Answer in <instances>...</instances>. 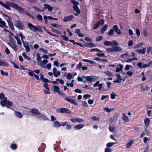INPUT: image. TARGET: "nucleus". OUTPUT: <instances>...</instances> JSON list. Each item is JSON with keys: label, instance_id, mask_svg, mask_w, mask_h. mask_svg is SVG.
<instances>
[{"label": "nucleus", "instance_id": "55", "mask_svg": "<svg viewBox=\"0 0 152 152\" xmlns=\"http://www.w3.org/2000/svg\"><path fill=\"white\" fill-rule=\"evenodd\" d=\"M74 17L72 15H69L67 16V21L71 20Z\"/></svg>", "mask_w": 152, "mask_h": 152}, {"label": "nucleus", "instance_id": "41", "mask_svg": "<svg viewBox=\"0 0 152 152\" xmlns=\"http://www.w3.org/2000/svg\"><path fill=\"white\" fill-rule=\"evenodd\" d=\"M108 26L107 25H105L101 29V31L102 33H104L107 30Z\"/></svg>", "mask_w": 152, "mask_h": 152}, {"label": "nucleus", "instance_id": "58", "mask_svg": "<svg viewBox=\"0 0 152 152\" xmlns=\"http://www.w3.org/2000/svg\"><path fill=\"white\" fill-rule=\"evenodd\" d=\"M102 52H100L101 53H97L96 55L97 56L99 57H104L105 56V55Z\"/></svg>", "mask_w": 152, "mask_h": 152}, {"label": "nucleus", "instance_id": "56", "mask_svg": "<svg viewBox=\"0 0 152 152\" xmlns=\"http://www.w3.org/2000/svg\"><path fill=\"white\" fill-rule=\"evenodd\" d=\"M1 74L3 75L7 76L8 75V73L7 72H5L2 70H0Z\"/></svg>", "mask_w": 152, "mask_h": 152}, {"label": "nucleus", "instance_id": "23", "mask_svg": "<svg viewBox=\"0 0 152 152\" xmlns=\"http://www.w3.org/2000/svg\"><path fill=\"white\" fill-rule=\"evenodd\" d=\"M135 51L139 54H144L146 51V48H144L142 49H136Z\"/></svg>", "mask_w": 152, "mask_h": 152}, {"label": "nucleus", "instance_id": "2", "mask_svg": "<svg viewBox=\"0 0 152 152\" xmlns=\"http://www.w3.org/2000/svg\"><path fill=\"white\" fill-rule=\"evenodd\" d=\"M27 26L31 30L34 31H37L39 32H43L42 27L39 26H34L30 23H28L27 24Z\"/></svg>", "mask_w": 152, "mask_h": 152}, {"label": "nucleus", "instance_id": "31", "mask_svg": "<svg viewBox=\"0 0 152 152\" xmlns=\"http://www.w3.org/2000/svg\"><path fill=\"white\" fill-rule=\"evenodd\" d=\"M150 120L148 118H146L144 120V122L145 125L146 127H148L150 124Z\"/></svg>", "mask_w": 152, "mask_h": 152}, {"label": "nucleus", "instance_id": "49", "mask_svg": "<svg viewBox=\"0 0 152 152\" xmlns=\"http://www.w3.org/2000/svg\"><path fill=\"white\" fill-rule=\"evenodd\" d=\"M141 88L142 91H144L148 90V87L146 86H142L141 87Z\"/></svg>", "mask_w": 152, "mask_h": 152}, {"label": "nucleus", "instance_id": "6", "mask_svg": "<svg viewBox=\"0 0 152 152\" xmlns=\"http://www.w3.org/2000/svg\"><path fill=\"white\" fill-rule=\"evenodd\" d=\"M15 25L20 30H23L25 27L23 23L19 20H16L14 23Z\"/></svg>", "mask_w": 152, "mask_h": 152}, {"label": "nucleus", "instance_id": "63", "mask_svg": "<svg viewBox=\"0 0 152 152\" xmlns=\"http://www.w3.org/2000/svg\"><path fill=\"white\" fill-rule=\"evenodd\" d=\"M114 31L113 29H111L110 31L108 33V35H111L113 34Z\"/></svg>", "mask_w": 152, "mask_h": 152}, {"label": "nucleus", "instance_id": "48", "mask_svg": "<svg viewBox=\"0 0 152 152\" xmlns=\"http://www.w3.org/2000/svg\"><path fill=\"white\" fill-rule=\"evenodd\" d=\"M115 142H110L107 143L106 145L107 147L108 148H110L112 147L113 145L115 144Z\"/></svg>", "mask_w": 152, "mask_h": 152}, {"label": "nucleus", "instance_id": "3", "mask_svg": "<svg viewBox=\"0 0 152 152\" xmlns=\"http://www.w3.org/2000/svg\"><path fill=\"white\" fill-rule=\"evenodd\" d=\"M106 51L108 53H113L115 51H120L122 50V48L118 46L112 47L111 48H107L106 49Z\"/></svg>", "mask_w": 152, "mask_h": 152}, {"label": "nucleus", "instance_id": "38", "mask_svg": "<svg viewBox=\"0 0 152 152\" xmlns=\"http://www.w3.org/2000/svg\"><path fill=\"white\" fill-rule=\"evenodd\" d=\"M104 110H105L107 113H109L112 111H114V108L110 109L108 107H106L104 108Z\"/></svg>", "mask_w": 152, "mask_h": 152}, {"label": "nucleus", "instance_id": "8", "mask_svg": "<svg viewBox=\"0 0 152 152\" xmlns=\"http://www.w3.org/2000/svg\"><path fill=\"white\" fill-rule=\"evenodd\" d=\"M82 77L83 78L86 79L88 81L94 82L97 80L96 77L94 76H83Z\"/></svg>", "mask_w": 152, "mask_h": 152}, {"label": "nucleus", "instance_id": "36", "mask_svg": "<svg viewBox=\"0 0 152 152\" xmlns=\"http://www.w3.org/2000/svg\"><path fill=\"white\" fill-rule=\"evenodd\" d=\"M76 33L78 34L79 36L80 37H83L84 36V35L82 34H81L80 31L79 30V29H76L75 30Z\"/></svg>", "mask_w": 152, "mask_h": 152}, {"label": "nucleus", "instance_id": "21", "mask_svg": "<svg viewBox=\"0 0 152 152\" xmlns=\"http://www.w3.org/2000/svg\"><path fill=\"white\" fill-rule=\"evenodd\" d=\"M84 126V125L83 124H79L75 125L74 126V129L77 130L83 128Z\"/></svg>", "mask_w": 152, "mask_h": 152}, {"label": "nucleus", "instance_id": "26", "mask_svg": "<svg viewBox=\"0 0 152 152\" xmlns=\"http://www.w3.org/2000/svg\"><path fill=\"white\" fill-rule=\"evenodd\" d=\"M0 26L3 28H7V26L6 25V24L4 21L1 20V19L0 18Z\"/></svg>", "mask_w": 152, "mask_h": 152}, {"label": "nucleus", "instance_id": "16", "mask_svg": "<svg viewBox=\"0 0 152 152\" xmlns=\"http://www.w3.org/2000/svg\"><path fill=\"white\" fill-rule=\"evenodd\" d=\"M58 81L61 84H64V80L59 79H57L56 80L54 81H50V82L53 84H57L58 83Z\"/></svg>", "mask_w": 152, "mask_h": 152}, {"label": "nucleus", "instance_id": "60", "mask_svg": "<svg viewBox=\"0 0 152 152\" xmlns=\"http://www.w3.org/2000/svg\"><path fill=\"white\" fill-rule=\"evenodd\" d=\"M113 30H115V31L116 32L117 30H118L119 28L118 27L117 25H115L113 26Z\"/></svg>", "mask_w": 152, "mask_h": 152}, {"label": "nucleus", "instance_id": "24", "mask_svg": "<svg viewBox=\"0 0 152 152\" xmlns=\"http://www.w3.org/2000/svg\"><path fill=\"white\" fill-rule=\"evenodd\" d=\"M0 66L7 67L9 66V64L7 62L0 60Z\"/></svg>", "mask_w": 152, "mask_h": 152}, {"label": "nucleus", "instance_id": "33", "mask_svg": "<svg viewBox=\"0 0 152 152\" xmlns=\"http://www.w3.org/2000/svg\"><path fill=\"white\" fill-rule=\"evenodd\" d=\"M109 129L110 131L112 132H115L116 131V128L115 126H110Z\"/></svg>", "mask_w": 152, "mask_h": 152}, {"label": "nucleus", "instance_id": "15", "mask_svg": "<svg viewBox=\"0 0 152 152\" xmlns=\"http://www.w3.org/2000/svg\"><path fill=\"white\" fill-rule=\"evenodd\" d=\"M53 73L54 76L57 77L61 75L60 72L59 71H57L56 68H54L53 69Z\"/></svg>", "mask_w": 152, "mask_h": 152}, {"label": "nucleus", "instance_id": "22", "mask_svg": "<svg viewBox=\"0 0 152 152\" xmlns=\"http://www.w3.org/2000/svg\"><path fill=\"white\" fill-rule=\"evenodd\" d=\"M44 5L45 6L44 9H47L49 11H52L53 9V7L49 4H44Z\"/></svg>", "mask_w": 152, "mask_h": 152}, {"label": "nucleus", "instance_id": "19", "mask_svg": "<svg viewBox=\"0 0 152 152\" xmlns=\"http://www.w3.org/2000/svg\"><path fill=\"white\" fill-rule=\"evenodd\" d=\"M94 86L96 87L97 86L99 87L98 90L99 91L102 90V88L103 86V84L102 83H100L99 81H97L94 85Z\"/></svg>", "mask_w": 152, "mask_h": 152}, {"label": "nucleus", "instance_id": "20", "mask_svg": "<svg viewBox=\"0 0 152 152\" xmlns=\"http://www.w3.org/2000/svg\"><path fill=\"white\" fill-rule=\"evenodd\" d=\"M23 43L24 45V47L25 48L26 51V52H29L30 51V46L29 45L28 43H25L24 41H23Z\"/></svg>", "mask_w": 152, "mask_h": 152}, {"label": "nucleus", "instance_id": "10", "mask_svg": "<svg viewBox=\"0 0 152 152\" xmlns=\"http://www.w3.org/2000/svg\"><path fill=\"white\" fill-rule=\"evenodd\" d=\"M53 91L61 95H64L63 93L60 91L59 87L57 86L54 85L53 86Z\"/></svg>", "mask_w": 152, "mask_h": 152}, {"label": "nucleus", "instance_id": "47", "mask_svg": "<svg viewBox=\"0 0 152 152\" xmlns=\"http://www.w3.org/2000/svg\"><path fill=\"white\" fill-rule=\"evenodd\" d=\"M40 115L38 117L39 118H41L44 120H46L47 119V118L44 115L41 113V115Z\"/></svg>", "mask_w": 152, "mask_h": 152}, {"label": "nucleus", "instance_id": "30", "mask_svg": "<svg viewBox=\"0 0 152 152\" xmlns=\"http://www.w3.org/2000/svg\"><path fill=\"white\" fill-rule=\"evenodd\" d=\"M67 101L75 105H77L78 104L77 102L76 101L72 99L67 98Z\"/></svg>", "mask_w": 152, "mask_h": 152}, {"label": "nucleus", "instance_id": "40", "mask_svg": "<svg viewBox=\"0 0 152 152\" xmlns=\"http://www.w3.org/2000/svg\"><path fill=\"white\" fill-rule=\"evenodd\" d=\"M61 126L60 123L58 121H56L54 122L53 124V126L55 127H58Z\"/></svg>", "mask_w": 152, "mask_h": 152}, {"label": "nucleus", "instance_id": "35", "mask_svg": "<svg viewBox=\"0 0 152 152\" xmlns=\"http://www.w3.org/2000/svg\"><path fill=\"white\" fill-rule=\"evenodd\" d=\"M58 110L61 113H66V109L65 108H61L58 109Z\"/></svg>", "mask_w": 152, "mask_h": 152}, {"label": "nucleus", "instance_id": "1", "mask_svg": "<svg viewBox=\"0 0 152 152\" xmlns=\"http://www.w3.org/2000/svg\"><path fill=\"white\" fill-rule=\"evenodd\" d=\"M0 99L1 100L0 104L2 106H6L8 108L12 107V103L7 100V98L5 97L3 93L0 94Z\"/></svg>", "mask_w": 152, "mask_h": 152}, {"label": "nucleus", "instance_id": "53", "mask_svg": "<svg viewBox=\"0 0 152 152\" xmlns=\"http://www.w3.org/2000/svg\"><path fill=\"white\" fill-rule=\"evenodd\" d=\"M44 29L45 30V31L47 32L49 34L53 36H54V37H57V35H56V34H53L52 33H51L50 32H49L46 29V28H45V27H44Z\"/></svg>", "mask_w": 152, "mask_h": 152}, {"label": "nucleus", "instance_id": "9", "mask_svg": "<svg viewBox=\"0 0 152 152\" xmlns=\"http://www.w3.org/2000/svg\"><path fill=\"white\" fill-rule=\"evenodd\" d=\"M51 30L54 32L58 34H60L61 36L63 38V39L65 40H66V37L65 35L66 33V31H64V35H63L61 32L56 29H54L53 28H52Z\"/></svg>", "mask_w": 152, "mask_h": 152}, {"label": "nucleus", "instance_id": "18", "mask_svg": "<svg viewBox=\"0 0 152 152\" xmlns=\"http://www.w3.org/2000/svg\"><path fill=\"white\" fill-rule=\"evenodd\" d=\"M48 62V60L46 59L44 60L43 61H39L38 62V64L40 65L41 66H42L43 68H45L46 67L45 66V64Z\"/></svg>", "mask_w": 152, "mask_h": 152}, {"label": "nucleus", "instance_id": "32", "mask_svg": "<svg viewBox=\"0 0 152 152\" xmlns=\"http://www.w3.org/2000/svg\"><path fill=\"white\" fill-rule=\"evenodd\" d=\"M85 46L88 47L89 48H92L93 47H95L96 45L92 43H87L86 44L84 45Z\"/></svg>", "mask_w": 152, "mask_h": 152}, {"label": "nucleus", "instance_id": "37", "mask_svg": "<svg viewBox=\"0 0 152 152\" xmlns=\"http://www.w3.org/2000/svg\"><path fill=\"white\" fill-rule=\"evenodd\" d=\"M77 74L76 73H75L74 75H72L71 74L68 73L67 74V78L69 79H71L73 77H74Z\"/></svg>", "mask_w": 152, "mask_h": 152}, {"label": "nucleus", "instance_id": "7", "mask_svg": "<svg viewBox=\"0 0 152 152\" xmlns=\"http://www.w3.org/2000/svg\"><path fill=\"white\" fill-rule=\"evenodd\" d=\"M104 45L107 46H117L119 45L118 43L115 40H113L111 42L105 41L104 43Z\"/></svg>", "mask_w": 152, "mask_h": 152}, {"label": "nucleus", "instance_id": "25", "mask_svg": "<svg viewBox=\"0 0 152 152\" xmlns=\"http://www.w3.org/2000/svg\"><path fill=\"white\" fill-rule=\"evenodd\" d=\"M122 120L125 122H127L129 121V119L128 117L126 115L125 113L123 114L122 117Z\"/></svg>", "mask_w": 152, "mask_h": 152}, {"label": "nucleus", "instance_id": "45", "mask_svg": "<svg viewBox=\"0 0 152 152\" xmlns=\"http://www.w3.org/2000/svg\"><path fill=\"white\" fill-rule=\"evenodd\" d=\"M148 134V132L147 131L145 130L140 135V137L141 138H142L145 136L147 135Z\"/></svg>", "mask_w": 152, "mask_h": 152}, {"label": "nucleus", "instance_id": "13", "mask_svg": "<svg viewBox=\"0 0 152 152\" xmlns=\"http://www.w3.org/2000/svg\"><path fill=\"white\" fill-rule=\"evenodd\" d=\"M152 64V62H150L148 64H144L142 65L141 63H139L137 64L138 66L140 68H145L147 67H149L150 66L151 64Z\"/></svg>", "mask_w": 152, "mask_h": 152}, {"label": "nucleus", "instance_id": "27", "mask_svg": "<svg viewBox=\"0 0 152 152\" xmlns=\"http://www.w3.org/2000/svg\"><path fill=\"white\" fill-rule=\"evenodd\" d=\"M15 111V115L16 117L21 118L23 117L22 114L19 112H18L16 111Z\"/></svg>", "mask_w": 152, "mask_h": 152}, {"label": "nucleus", "instance_id": "4", "mask_svg": "<svg viewBox=\"0 0 152 152\" xmlns=\"http://www.w3.org/2000/svg\"><path fill=\"white\" fill-rule=\"evenodd\" d=\"M71 1L74 4L73 7L74 10L76 11L77 14H80V11L78 7L77 6V5L79 4V2L74 0H71Z\"/></svg>", "mask_w": 152, "mask_h": 152}, {"label": "nucleus", "instance_id": "59", "mask_svg": "<svg viewBox=\"0 0 152 152\" xmlns=\"http://www.w3.org/2000/svg\"><path fill=\"white\" fill-rule=\"evenodd\" d=\"M102 36H99L96 37V41H99L102 40Z\"/></svg>", "mask_w": 152, "mask_h": 152}, {"label": "nucleus", "instance_id": "14", "mask_svg": "<svg viewBox=\"0 0 152 152\" xmlns=\"http://www.w3.org/2000/svg\"><path fill=\"white\" fill-rule=\"evenodd\" d=\"M70 121L74 123L78 122L79 123H83L84 121L80 118H71L70 119Z\"/></svg>", "mask_w": 152, "mask_h": 152}, {"label": "nucleus", "instance_id": "29", "mask_svg": "<svg viewBox=\"0 0 152 152\" xmlns=\"http://www.w3.org/2000/svg\"><path fill=\"white\" fill-rule=\"evenodd\" d=\"M123 67V66L121 64H119L118 65L116 69V72H119L122 71Z\"/></svg>", "mask_w": 152, "mask_h": 152}, {"label": "nucleus", "instance_id": "46", "mask_svg": "<svg viewBox=\"0 0 152 152\" xmlns=\"http://www.w3.org/2000/svg\"><path fill=\"white\" fill-rule=\"evenodd\" d=\"M23 56L26 59H27L28 60L30 61L31 60V58L28 57L26 54V53L25 52L23 53H22Z\"/></svg>", "mask_w": 152, "mask_h": 152}, {"label": "nucleus", "instance_id": "17", "mask_svg": "<svg viewBox=\"0 0 152 152\" xmlns=\"http://www.w3.org/2000/svg\"><path fill=\"white\" fill-rule=\"evenodd\" d=\"M30 112L33 114L36 115H41V113L38 110L35 108H33L30 110Z\"/></svg>", "mask_w": 152, "mask_h": 152}, {"label": "nucleus", "instance_id": "43", "mask_svg": "<svg viewBox=\"0 0 152 152\" xmlns=\"http://www.w3.org/2000/svg\"><path fill=\"white\" fill-rule=\"evenodd\" d=\"M103 73L105 75L109 76H111L112 75V74L109 71L104 72Z\"/></svg>", "mask_w": 152, "mask_h": 152}, {"label": "nucleus", "instance_id": "11", "mask_svg": "<svg viewBox=\"0 0 152 152\" xmlns=\"http://www.w3.org/2000/svg\"><path fill=\"white\" fill-rule=\"evenodd\" d=\"M43 87L45 90H44L43 91L45 94H50V88L48 87V85L46 83H44L43 84Z\"/></svg>", "mask_w": 152, "mask_h": 152}, {"label": "nucleus", "instance_id": "61", "mask_svg": "<svg viewBox=\"0 0 152 152\" xmlns=\"http://www.w3.org/2000/svg\"><path fill=\"white\" fill-rule=\"evenodd\" d=\"M37 18L39 20H42V16L40 15H37Z\"/></svg>", "mask_w": 152, "mask_h": 152}, {"label": "nucleus", "instance_id": "62", "mask_svg": "<svg viewBox=\"0 0 152 152\" xmlns=\"http://www.w3.org/2000/svg\"><path fill=\"white\" fill-rule=\"evenodd\" d=\"M32 7L36 10L37 11L41 12L42 10L36 6H33Z\"/></svg>", "mask_w": 152, "mask_h": 152}, {"label": "nucleus", "instance_id": "51", "mask_svg": "<svg viewBox=\"0 0 152 152\" xmlns=\"http://www.w3.org/2000/svg\"><path fill=\"white\" fill-rule=\"evenodd\" d=\"M143 45L142 42H141L138 43L135 46V48H140V47L142 46Z\"/></svg>", "mask_w": 152, "mask_h": 152}, {"label": "nucleus", "instance_id": "28", "mask_svg": "<svg viewBox=\"0 0 152 152\" xmlns=\"http://www.w3.org/2000/svg\"><path fill=\"white\" fill-rule=\"evenodd\" d=\"M12 3V2H7L6 4H4V3L2 5V6L5 8L6 9L8 10H10V6L11 7V6L10 5V3Z\"/></svg>", "mask_w": 152, "mask_h": 152}, {"label": "nucleus", "instance_id": "57", "mask_svg": "<svg viewBox=\"0 0 152 152\" xmlns=\"http://www.w3.org/2000/svg\"><path fill=\"white\" fill-rule=\"evenodd\" d=\"M134 43L133 41L131 40H130L128 43V45L130 47L132 46L133 45Z\"/></svg>", "mask_w": 152, "mask_h": 152}, {"label": "nucleus", "instance_id": "34", "mask_svg": "<svg viewBox=\"0 0 152 152\" xmlns=\"http://www.w3.org/2000/svg\"><path fill=\"white\" fill-rule=\"evenodd\" d=\"M14 37L16 39V40L17 41V42L18 44L19 45H22L21 42L20 40L18 38V37L17 36L15 35L14 36Z\"/></svg>", "mask_w": 152, "mask_h": 152}, {"label": "nucleus", "instance_id": "44", "mask_svg": "<svg viewBox=\"0 0 152 152\" xmlns=\"http://www.w3.org/2000/svg\"><path fill=\"white\" fill-rule=\"evenodd\" d=\"M133 143V140H131L126 145V147L127 148H129L132 145Z\"/></svg>", "mask_w": 152, "mask_h": 152}, {"label": "nucleus", "instance_id": "52", "mask_svg": "<svg viewBox=\"0 0 152 152\" xmlns=\"http://www.w3.org/2000/svg\"><path fill=\"white\" fill-rule=\"evenodd\" d=\"M51 25L53 26L54 27H56L57 28H60L61 27V26L58 25L56 23H51Z\"/></svg>", "mask_w": 152, "mask_h": 152}, {"label": "nucleus", "instance_id": "42", "mask_svg": "<svg viewBox=\"0 0 152 152\" xmlns=\"http://www.w3.org/2000/svg\"><path fill=\"white\" fill-rule=\"evenodd\" d=\"M117 76V81H118V83H120L121 82V81L122 80L121 76L119 75H116Z\"/></svg>", "mask_w": 152, "mask_h": 152}, {"label": "nucleus", "instance_id": "5", "mask_svg": "<svg viewBox=\"0 0 152 152\" xmlns=\"http://www.w3.org/2000/svg\"><path fill=\"white\" fill-rule=\"evenodd\" d=\"M10 5L11 6V7H12L15 8L20 12L22 13L24 12L23 9V8L19 6L17 4L13 3H10Z\"/></svg>", "mask_w": 152, "mask_h": 152}, {"label": "nucleus", "instance_id": "54", "mask_svg": "<svg viewBox=\"0 0 152 152\" xmlns=\"http://www.w3.org/2000/svg\"><path fill=\"white\" fill-rule=\"evenodd\" d=\"M91 118L94 121H98L99 120V118L96 116H93L91 117Z\"/></svg>", "mask_w": 152, "mask_h": 152}, {"label": "nucleus", "instance_id": "64", "mask_svg": "<svg viewBox=\"0 0 152 152\" xmlns=\"http://www.w3.org/2000/svg\"><path fill=\"white\" fill-rule=\"evenodd\" d=\"M111 149L108 148H106L104 150V152H111Z\"/></svg>", "mask_w": 152, "mask_h": 152}, {"label": "nucleus", "instance_id": "39", "mask_svg": "<svg viewBox=\"0 0 152 152\" xmlns=\"http://www.w3.org/2000/svg\"><path fill=\"white\" fill-rule=\"evenodd\" d=\"M10 46L15 51L18 50V46L16 45H10Z\"/></svg>", "mask_w": 152, "mask_h": 152}, {"label": "nucleus", "instance_id": "50", "mask_svg": "<svg viewBox=\"0 0 152 152\" xmlns=\"http://www.w3.org/2000/svg\"><path fill=\"white\" fill-rule=\"evenodd\" d=\"M90 51L91 52H93V51H96V52H102V51L101 50H100L99 49H97V48H94V49H91Z\"/></svg>", "mask_w": 152, "mask_h": 152}, {"label": "nucleus", "instance_id": "12", "mask_svg": "<svg viewBox=\"0 0 152 152\" xmlns=\"http://www.w3.org/2000/svg\"><path fill=\"white\" fill-rule=\"evenodd\" d=\"M104 23V21L103 20H101L95 24L93 28L94 29H96L98 28L100 25L102 26Z\"/></svg>", "mask_w": 152, "mask_h": 152}]
</instances>
